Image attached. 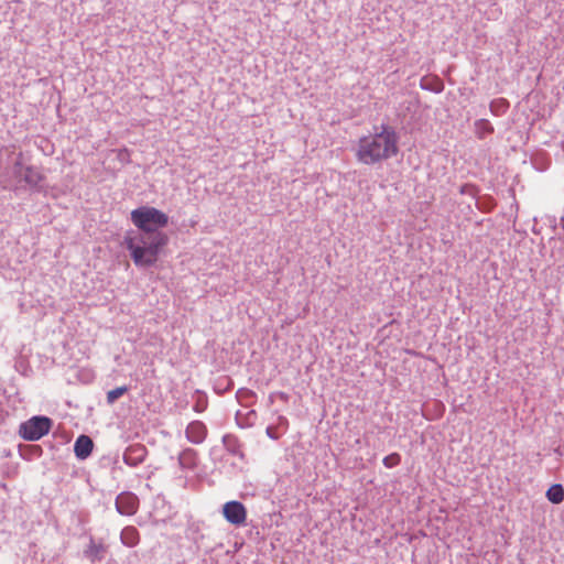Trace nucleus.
<instances>
[{"label": "nucleus", "mask_w": 564, "mask_h": 564, "mask_svg": "<svg viewBox=\"0 0 564 564\" xmlns=\"http://www.w3.org/2000/svg\"><path fill=\"white\" fill-rule=\"evenodd\" d=\"M93 448L94 442L89 436L83 434L76 438L74 444V453L78 459L84 460L89 457Z\"/></svg>", "instance_id": "obj_10"}, {"label": "nucleus", "mask_w": 564, "mask_h": 564, "mask_svg": "<svg viewBox=\"0 0 564 564\" xmlns=\"http://www.w3.org/2000/svg\"><path fill=\"white\" fill-rule=\"evenodd\" d=\"M256 393L248 388H240L236 392V398L240 404H246L250 399L254 398Z\"/></svg>", "instance_id": "obj_21"}, {"label": "nucleus", "mask_w": 564, "mask_h": 564, "mask_svg": "<svg viewBox=\"0 0 564 564\" xmlns=\"http://www.w3.org/2000/svg\"><path fill=\"white\" fill-rule=\"evenodd\" d=\"M375 132L359 139L355 156L366 165L382 163L399 153V135L395 128L386 123L373 128Z\"/></svg>", "instance_id": "obj_1"}, {"label": "nucleus", "mask_w": 564, "mask_h": 564, "mask_svg": "<svg viewBox=\"0 0 564 564\" xmlns=\"http://www.w3.org/2000/svg\"><path fill=\"white\" fill-rule=\"evenodd\" d=\"M239 415H240V412L238 411V412H237V414H236V420H237V422H238V425H240L241 427H245V426L249 425V423H247V424H242V423H240V422H239Z\"/></svg>", "instance_id": "obj_23"}, {"label": "nucleus", "mask_w": 564, "mask_h": 564, "mask_svg": "<svg viewBox=\"0 0 564 564\" xmlns=\"http://www.w3.org/2000/svg\"><path fill=\"white\" fill-rule=\"evenodd\" d=\"M35 449H36L37 453H41L40 446H35Z\"/></svg>", "instance_id": "obj_26"}, {"label": "nucleus", "mask_w": 564, "mask_h": 564, "mask_svg": "<svg viewBox=\"0 0 564 564\" xmlns=\"http://www.w3.org/2000/svg\"><path fill=\"white\" fill-rule=\"evenodd\" d=\"M131 221L140 230L137 234L154 237L165 235L160 231L169 224V216L152 206H141L131 212Z\"/></svg>", "instance_id": "obj_3"}, {"label": "nucleus", "mask_w": 564, "mask_h": 564, "mask_svg": "<svg viewBox=\"0 0 564 564\" xmlns=\"http://www.w3.org/2000/svg\"><path fill=\"white\" fill-rule=\"evenodd\" d=\"M13 174L20 178V182H24L31 189H41V183L44 181V175L37 167L32 165L24 167L21 160H17L13 165Z\"/></svg>", "instance_id": "obj_5"}, {"label": "nucleus", "mask_w": 564, "mask_h": 564, "mask_svg": "<svg viewBox=\"0 0 564 564\" xmlns=\"http://www.w3.org/2000/svg\"><path fill=\"white\" fill-rule=\"evenodd\" d=\"M120 541L128 547L135 546L140 541L139 531L132 525L124 527L120 533Z\"/></svg>", "instance_id": "obj_14"}, {"label": "nucleus", "mask_w": 564, "mask_h": 564, "mask_svg": "<svg viewBox=\"0 0 564 564\" xmlns=\"http://www.w3.org/2000/svg\"><path fill=\"white\" fill-rule=\"evenodd\" d=\"M115 505L121 516H133L138 510L139 499L132 492H121L117 496Z\"/></svg>", "instance_id": "obj_7"}, {"label": "nucleus", "mask_w": 564, "mask_h": 564, "mask_svg": "<svg viewBox=\"0 0 564 564\" xmlns=\"http://www.w3.org/2000/svg\"><path fill=\"white\" fill-rule=\"evenodd\" d=\"M382 463L384 467L393 468L401 463V456L399 453L389 454L382 459Z\"/></svg>", "instance_id": "obj_22"}, {"label": "nucleus", "mask_w": 564, "mask_h": 564, "mask_svg": "<svg viewBox=\"0 0 564 564\" xmlns=\"http://www.w3.org/2000/svg\"><path fill=\"white\" fill-rule=\"evenodd\" d=\"M475 132L479 139L494 132V127L487 119H478L475 121Z\"/></svg>", "instance_id": "obj_17"}, {"label": "nucleus", "mask_w": 564, "mask_h": 564, "mask_svg": "<svg viewBox=\"0 0 564 564\" xmlns=\"http://www.w3.org/2000/svg\"><path fill=\"white\" fill-rule=\"evenodd\" d=\"M177 460L182 469L193 470L197 466V452L187 447L178 454Z\"/></svg>", "instance_id": "obj_13"}, {"label": "nucleus", "mask_w": 564, "mask_h": 564, "mask_svg": "<svg viewBox=\"0 0 564 564\" xmlns=\"http://www.w3.org/2000/svg\"><path fill=\"white\" fill-rule=\"evenodd\" d=\"M267 435H268L269 437H271V438H274V436H273V434H272V432H271V427H268V429H267Z\"/></svg>", "instance_id": "obj_24"}, {"label": "nucleus", "mask_w": 564, "mask_h": 564, "mask_svg": "<svg viewBox=\"0 0 564 564\" xmlns=\"http://www.w3.org/2000/svg\"><path fill=\"white\" fill-rule=\"evenodd\" d=\"M128 391L127 386L117 387L107 392V402L109 404H113L120 397H122Z\"/></svg>", "instance_id": "obj_20"}, {"label": "nucleus", "mask_w": 564, "mask_h": 564, "mask_svg": "<svg viewBox=\"0 0 564 564\" xmlns=\"http://www.w3.org/2000/svg\"><path fill=\"white\" fill-rule=\"evenodd\" d=\"M420 87L423 90L440 94L444 90L443 82L437 77H422L420 80Z\"/></svg>", "instance_id": "obj_15"}, {"label": "nucleus", "mask_w": 564, "mask_h": 564, "mask_svg": "<svg viewBox=\"0 0 564 564\" xmlns=\"http://www.w3.org/2000/svg\"><path fill=\"white\" fill-rule=\"evenodd\" d=\"M53 425L52 419L44 415H34L19 427V435L25 441H39L48 434Z\"/></svg>", "instance_id": "obj_4"}, {"label": "nucleus", "mask_w": 564, "mask_h": 564, "mask_svg": "<svg viewBox=\"0 0 564 564\" xmlns=\"http://www.w3.org/2000/svg\"><path fill=\"white\" fill-rule=\"evenodd\" d=\"M207 426L202 421H192L185 430V437L193 444H202L207 436Z\"/></svg>", "instance_id": "obj_9"}, {"label": "nucleus", "mask_w": 564, "mask_h": 564, "mask_svg": "<svg viewBox=\"0 0 564 564\" xmlns=\"http://www.w3.org/2000/svg\"><path fill=\"white\" fill-rule=\"evenodd\" d=\"M84 557L91 563H99L105 558L106 546L102 543H96L93 538L89 540V544L83 552Z\"/></svg>", "instance_id": "obj_11"}, {"label": "nucleus", "mask_w": 564, "mask_h": 564, "mask_svg": "<svg viewBox=\"0 0 564 564\" xmlns=\"http://www.w3.org/2000/svg\"><path fill=\"white\" fill-rule=\"evenodd\" d=\"M166 235H148L129 231L124 236L123 243L130 252L133 263L138 268H150L155 264L162 248L167 243Z\"/></svg>", "instance_id": "obj_2"}, {"label": "nucleus", "mask_w": 564, "mask_h": 564, "mask_svg": "<svg viewBox=\"0 0 564 564\" xmlns=\"http://www.w3.org/2000/svg\"><path fill=\"white\" fill-rule=\"evenodd\" d=\"M254 415H256L254 411H251L250 413H248L247 419L249 420L251 416H254Z\"/></svg>", "instance_id": "obj_25"}, {"label": "nucleus", "mask_w": 564, "mask_h": 564, "mask_svg": "<svg viewBox=\"0 0 564 564\" xmlns=\"http://www.w3.org/2000/svg\"><path fill=\"white\" fill-rule=\"evenodd\" d=\"M221 441L228 453L239 457L241 460L245 459L246 455L242 451V444L236 435L225 434Z\"/></svg>", "instance_id": "obj_12"}, {"label": "nucleus", "mask_w": 564, "mask_h": 564, "mask_svg": "<svg viewBox=\"0 0 564 564\" xmlns=\"http://www.w3.org/2000/svg\"><path fill=\"white\" fill-rule=\"evenodd\" d=\"M148 449L142 444L129 445L123 453V462L130 467H137L142 464L147 457Z\"/></svg>", "instance_id": "obj_8"}, {"label": "nucleus", "mask_w": 564, "mask_h": 564, "mask_svg": "<svg viewBox=\"0 0 564 564\" xmlns=\"http://www.w3.org/2000/svg\"><path fill=\"white\" fill-rule=\"evenodd\" d=\"M545 496L550 502L558 505L564 500V487L561 484H554L546 490Z\"/></svg>", "instance_id": "obj_16"}, {"label": "nucleus", "mask_w": 564, "mask_h": 564, "mask_svg": "<svg viewBox=\"0 0 564 564\" xmlns=\"http://www.w3.org/2000/svg\"><path fill=\"white\" fill-rule=\"evenodd\" d=\"M508 108L509 102L505 98L494 99L489 105L490 112L497 117L505 115Z\"/></svg>", "instance_id": "obj_19"}, {"label": "nucleus", "mask_w": 564, "mask_h": 564, "mask_svg": "<svg viewBox=\"0 0 564 564\" xmlns=\"http://www.w3.org/2000/svg\"><path fill=\"white\" fill-rule=\"evenodd\" d=\"M223 514L229 523L241 525L246 522L247 510L240 501L232 500L224 505Z\"/></svg>", "instance_id": "obj_6"}, {"label": "nucleus", "mask_w": 564, "mask_h": 564, "mask_svg": "<svg viewBox=\"0 0 564 564\" xmlns=\"http://www.w3.org/2000/svg\"><path fill=\"white\" fill-rule=\"evenodd\" d=\"M195 403L193 405V410L196 413L204 412L208 406V398L207 394L200 390H196L193 395Z\"/></svg>", "instance_id": "obj_18"}]
</instances>
